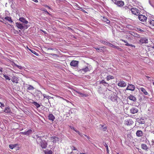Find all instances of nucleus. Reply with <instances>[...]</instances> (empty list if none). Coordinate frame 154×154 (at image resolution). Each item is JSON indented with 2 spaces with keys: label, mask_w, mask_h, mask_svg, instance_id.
<instances>
[{
  "label": "nucleus",
  "mask_w": 154,
  "mask_h": 154,
  "mask_svg": "<svg viewBox=\"0 0 154 154\" xmlns=\"http://www.w3.org/2000/svg\"><path fill=\"white\" fill-rule=\"evenodd\" d=\"M42 136L37 134L35 135V139L37 143L39 144L42 149H45L47 147V143L45 140H42Z\"/></svg>",
  "instance_id": "1"
},
{
  "label": "nucleus",
  "mask_w": 154,
  "mask_h": 154,
  "mask_svg": "<svg viewBox=\"0 0 154 154\" xmlns=\"http://www.w3.org/2000/svg\"><path fill=\"white\" fill-rule=\"evenodd\" d=\"M131 13L135 15H138L140 14V11L139 10L136 8H133L131 9Z\"/></svg>",
  "instance_id": "2"
},
{
  "label": "nucleus",
  "mask_w": 154,
  "mask_h": 154,
  "mask_svg": "<svg viewBox=\"0 0 154 154\" xmlns=\"http://www.w3.org/2000/svg\"><path fill=\"white\" fill-rule=\"evenodd\" d=\"M109 91H110V93H112L111 94V97L110 99L113 102L116 101L117 100V97L116 95L114 94V93L112 92L111 91H109Z\"/></svg>",
  "instance_id": "3"
},
{
  "label": "nucleus",
  "mask_w": 154,
  "mask_h": 154,
  "mask_svg": "<svg viewBox=\"0 0 154 154\" xmlns=\"http://www.w3.org/2000/svg\"><path fill=\"white\" fill-rule=\"evenodd\" d=\"M79 63L78 61L73 60L71 62L70 65L72 66L76 67L78 66Z\"/></svg>",
  "instance_id": "4"
},
{
  "label": "nucleus",
  "mask_w": 154,
  "mask_h": 154,
  "mask_svg": "<svg viewBox=\"0 0 154 154\" xmlns=\"http://www.w3.org/2000/svg\"><path fill=\"white\" fill-rule=\"evenodd\" d=\"M138 18L141 21L144 22L146 21L147 20V17L144 15H138Z\"/></svg>",
  "instance_id": "5"
},
{
  "label": "nucleus",
  "mask_w": 154,
  "mask_h": 154,
  "mask_svg": "<svg viewBox=\"0 0 154 154\" xmlns=\"http://www.w3.org/2000/svg\"><path fill=\"white\" fill-rule=\"evenodd\" d=\"M51 140L54 143H56L57 142L59 141V139L56 136H52L51 137Z\"/></svg>",
  "instance_id": "6"
},
{
  "label": "nucleus",
  "mask_w": 154,
  "mask_h": 154,
  "mask_svg": "<svg viewBox=\"0 0 154 154\" xmlns=\"http://www.w3.org/2000/svg\"><path fill=\"white\" fill-rule=\"evenodd\" d=\"M115 4L117 5L118 6H123L124 4V2L122 1H117L116 0H114Z\"/></svg>",
  "instance_id": "7"
},
{
  "label": "nucleus",
  "mask_w": 154,
  "mask_h": 154,
  "mask_svg": "<svg viewBox=\"0 0 154 154\" xmlns=\"http://www.w3.org/2000/svg\"><path fill=\"white\" fill-rule=\"evenodd\" d=\"M139 41L142 44L147 43L148 42V39L145 37L141 38Z\"/></svg>",
  "instance_id": "8"
},
{
  "label": "nucleus",
  "mask_w": 154,
  "mask_h": 154,
  "mask_svg": "<svg viewBox=\"0 0 154 154\" xmlns=\"http://www.w3.org/2000/svg\"><path fill=\"white\" fill-rule=\"evenodd\" d=\"M135 89L134 86L132 84L128 85L126 90H130L131 91H134Z\"/></svg>",
  "instance_id": "9"
},
{
  "label": "nucleus",
  "mask_w": 154,
  "mask_h": 154,
  "mask_svg": "<svg viewBox=\"0 0 154 154\" xmlns=\"http://www.w3.org/2000/svg\"><path fill=\"white\" fill-rule=\"evenodd\" d=\"M133 137L131 135V134H127V141L129 143L133 142Z\"/></svg>",
  "instance_id": "10"
},
{
  "label": "nucleus",
  "mask_w": 154,
  "mask_h": 154,
  "mask_svg": "<svg viewBox=\"0 0 154 154\" xmlns=\"http://www.w3.org/2000/svg\"><path fill=\"white\" fill-rule=\"evenodd\" d=\"M32 130L29 129L26 131L20 132V133L21 134L28 135L31 134Z\"/></svg>",
  "instance_id": "11"
},
{
  "label": "nucleus",
  "mask_w": 154,
  "mask_h": 154,
  "mask_svg": "<svg viewBox=\"0 0 154 154\" xmlns=\"http://www.w3.org/2000/svg\"><path fill=\"white\" fill-rule=\"evenodd\" d=\"M130 112L131 113L134 114L138 112V109L136 107H133L130 109Z\"/></svg>",
  "instance_id": "12"
},
{
  "label": "nucleus",
  "mask_w": 154,
  "mask_h": 154,
  "mask_svg": "<svg viewBox=\"0 0 154 154\" xmlns=\"http://www.w3.org/2000/svg\"><path fill=\"white\" fill-rule=\"evenodd\" d=\"M143 132L141 130H137L136 133V136L138 137H141L143 135Z\"/></svg>",
  "instance_id": "13"
},
{
  "label": "nucleus",
  "mask_w": 154,
  "mask_h": 154,
  "mask_svg": "<svg viewBox=\"0 0 154 154\" xmlns=\"http://www.w3.org/2000/svg\"><path fill=\"white\" fill-rule=\"evenodd\" d=\"M11 81L13 83L17 84L18 83V78L15 76H13L12 78Z\"/></svg>",
  "instance_id": "14"
},
{
  "label": "nucleus",
  "mask_w": 154,
  "mask_h": 154,
  "mask_svg": "<svg viewBox=\"0 0 154 154\" xmlns=\"http://www.w3.org/2000/svg\"><path fill=\"white\" fill-rule=\"evenodd\" d=\"M139 90L142 92L145 95H148V92H147L146 90L143 88L141 87L139 88Z\"/></svg>",
  "instance_id": "15"
},
{
  "label": "nucleus",
  "mask_w": 154,
  "mask_h": 154,
  "mask_svg": "<svg viewBox=\"0 0 154 154\" xmlns=\"http://www.w3.org/2000/svg\"><path fill=\"white\" fill-rule=\"evenodd\" d=\"M141 148L142 149L147 151L149 149V148L147 145L145 144H142L141 145Z\"/></svg>",
  "instance_id": "16"
},
{
  "label": "nucleus",
  "mask_w": 154,
  "mask_h": 154,
  "mask_svg": "<svg viewBox=\"0 0 154 154\" xmlns=\"http://www.w3.org/2000/svg\"><path fill=\"white\" fill-rule=\"evenodd\" d=\"M48 119L52 121H53L55 119L54 116L52 114H50L48 116Z\"/></svg>",
  "instance_id": "17"
},
{
  "label": "nucleus",
  "mask_w": 154,
  "mask_h": 154,
  "mask_svg": "<svg viewBox=\"0 0 154 154\" xmlns=\"http://www.w3.org/2000/svg\"><path fill=\"white\" fill-rule=\"evenodd\" d=\"M17 27L19 29H22L24 27L22 24L19 23H16Z\"/></svg>",
  "instance_id": "18"
},
{
  "label": "nucleus",
  "mask_w": 154,
  "mask_h": 154,
  "mask_svg": "<svg viewBox=\"0 0 154 154\" xmlns=\"http://www.w3.org/2000/svg\"><path fill=\"white\" fill-rule=\"evenodd\" d=\"M100 19L103 21L106 22L107 23H110V21L104 17L101 16Z\"/></svg>",
  "instance_id": "19"
},
{
  "label": "nucleus",
  "mask_w": 154,
  "mask_h": 154,
  "mask_svg": "<svg viewBox=\"0 0 154 154\" xmlns=\"http://www.w3.org/2000/svg\"><path fill=\"white\" fill-rule=\"evenodd\" d=\"M75 92H76L77 93L79 94V95H80L81 96L83 97H87L88 96V94H85L83 93H82L79 91H75Z\"/></svg>",
  "instance_id": "20"
},
{
  "label": "nucleus",
  "mask_w": 154,
  "mask_h": 154,
  "mask_svg": "<svg viewBox=\"0 0 154 154\" xmlns=\"http://www.w3.org/2000/svg\"><path fill=\"white\" fill-rule=\"evenodd\" d=\"M19 20L21 21V22L25 23L26 24H27L28 23V21H27L26 19L24 17H20L19 19Z\"/></svg>",
  "instance_id": "21"
},
{
  "label": "nucleus",
  "mask_w": 154,
  "mask_h": 154,
  "mask_svg": "<svg viewBox=\"0 0 154 154\" xmlns=\"http://www.w3.org/2000/svg\"><path fill=\"white\" fill-rule=\"evenodd\" d=\"M118 85L120 87H124L125 86V84L124 81H120L118 83Z\"/></svg>",
  "instance_id": "22"
},
{
  "label": "nucleus",
  "mask_w": 154,
  "mask_h": 154,
  "mask_svg": "<svg viewBox=\"0 0 154 154\" xmlns=\"http://www.w3.org/2000/svg\"><path fill=\"white\" fill-rule=\"evenodd\" d=\"M90 69L88 66H86L85 68L82 69L81 70L85 72H87L90 71Z\"/></svg>",
  "instance_id": "23"
},
{
  "label": "nucleus",
  "mask_w": 154,
  "mask_h": 154,
  "mask_svg": "<svg viewBox=\"0 0 154 154\" xmlns=\"http://www.w3.org/2000/svg\"><path fill=\"white\" fill-rule=\"evenodd\" d=\"M133 123V122L131 119H129L126 122V124L128 125H132Z\"/></svg>",
  "instance_id": "24"
},
{
  "label": "nucleus",
  "mask_w": 154,
  "mask_h": 154,
  "mask_svg": "<svg viewBox=\"0 0 154 154\" xmlns=\"http://www.w3.org/2000/svg\"><path fill=\"white\" fill-rule=\"evenodd\" d=\"M128 98L130 100L134 101H135L136 100V98L133 95H130Z\"/></svg>",
  "instance_id": "25"
},
{
  "label": "nucleus",
  "mask_w": 154,
  "mask_h": 154,
  "mask_svg": "<svg viewBox=\"0 0 154 154\" xmlns=\"http://www.w3.org/2000/svg\"><path fill=\"white\" fill-rule=\"evenodd\" d=\"M72 150V151H76V152H75V154H79V151L74 146H72L71 147Z\"/></svg>",
  "instance_id": "26"
},
{
  "label": "nucleus",
  "mask_w": 154,
  "mask_h": 154,
  "mask_svg": "<svg viewBox=\"0 0 154 154\" xmlns=\"http://www.w3.org/2000/svg\"><path fill=\"white\" fill-rule=\"evenodd\" d=\"M11 110L9 107H6L4 111V112L6 113H9L11 112Z\"/></svg>",
  "instance_id": "27"
},
{
  "label": "nucleus",
  "mask_w": 154,
  "mask_h": 154,
  "mask_svg": "<svg viewBox=\"0 0 154 154\" xmlns=\"http://www.w3.org/2000/svg\"><path fill=\"white\" fill-rule=\"evenodd\" d=\"M17 145H18L16 144H10L9 145V147L10 149H13L17 146Z\"/></svg>",
  "instance_id": "28"
},
{
  "label": "nucleus",
  "mask_w": 154,
  "mask_h": 154,
  "mask_svg": "<svg viewBox=\"0 0 154 154\" xmlns=\"http://www.w3.org/2000/svg\"><path fill=\"white\" fill-rule=\"evenodd\" d=\"M4 19L11 22H13L11 18L10 17H6L4 18Z\"/></svg>",
  "instance_id": "29"
},
{
  "label": "nucleus",
  "mask_w": 154,
  "mask_h": 154,
  "mask_svg": "<svg viewBox=\"0 0 154 154\" xmlns=\"http://www.w3.org/2000/svg\"><path fill=\"white\" fill-rule=\"evenodd\" d=\"M33 103L35 106L37 108H38L40 107V105L36 102H33Z\"/></svg>",
  "instance_id": "30"
},
{
  "label": "nucleus",
  "mask_w": 154,
  "mask_h": 154,
  "mask_svg": "<svg viewBox=\"0 0 154 154\" xmlns=\"http://www.w3.org/2000/svg\"><path fill=\"white\" fill-rule=\"evenodd\" d=\"M100 126H101L102 128L103 129L104 131H106L107 129V127L106 126L105 124H104V125H100Z\"/></svg>",
  "instance_id": "31"
},
{
  "label": "nucleus",
  "mask_w": 154,
  "mask_h": 154,
  "mask_svg": "<svg viewBox=\"0 0 154 154\" xmlns=\"http://www.w3.org/2000/svg\"><path fill=\"white\" fill-rule=\"evenodd\" d=\"M34 89V88L31 85H29L27 88V89L29 90H33Z\"/></svg>",
  "instance_id": "32"
},
{
  "label": "nucleus",
  "mask_w": 154,
  "mask_h": 154,
  "mask_svg": "<svg viewBox=\"0 0 154 154\" xmlns=\"http://www.w3.org/2000/svg\"><path fill=\"white\" fill-rule=\"evenodd\" d=\"M29 50L33 54H34L35 55H36V56H38V53H37V52H36L35 51H34L33 50H31L30 49H29Z\"/></svg>",
  "instance_id": "33"
},
{
  "label": "nucleus",
  "mask_w": 154,
  "mask_h": 154,
  "mask_svg": "<svg viewBox=\"0 0 154 154\" xmlns=\"http://www.w3.org/2000/svg\"><path fill=\"white\" fill-rule=\"evenodd\" d=\"M149 22L151 26H154V20H150L149 21Z\"/></svg>",
  "instance_id": "34"
},
{
  "label": "nucleus",
  "mask_w": 154,
  "mask_h": 154,
  "mask_svg": "<svg viewBox=\"0 0 154 154\" xmlns=\"http://www.w3.org/2000/svg\"><path fill=\"white\" fill-rule=\"evenodd\" d=\"M45 154H52V151L51 150H45L44 151Z\"/></svg>",
  "instance_id": "35"
},
{
  "label": "nucleus",
  "mask_w": 154,
  "mask_h": 154,
  "mask_svg": "<svg viewBox=\"0 0 154 154\" xmlns=\"http://www.w3.org/2000/svg\"><path fill=\"white\" fill-rule=\"evenodd\" d=\"M100 83L104 84L105 86H108L109 84L107 83L104 80H103L100 82Z\"/></svg>",
  "instance_id": "36"
},
{
  "label": "nucleus",
  "mask_w": 154,
  "mask_h": 154,
  "mask_svg": "<svg viewBox=\"0 0 154 154\" xmlns=\"http://www.w3.org/2000/svg\"><path fill=\"white\" fill-rule=\"evenodd\" d=\"M108 44H107V45L109 46L110 47H112L113 48H115L116 47V46H115L114 45H113V44H112L111 43L109 42L107 43Z\"/></svg>",
  "instance_id": "37"
},
{
  "label": "nucleus",
  "mask_w": 154,
  "mask_h": 154,
  "mask_svg": "<svg viewBox=\"0 0 154 154\" xmlns=\"http://www.w3.org/2000/svg\"><path fill=\"white\" fill-rule=\"evenodd\" d=\"M114 78V77L112 76L109 75L107 77V81H109L110 79H112Z\"/></svg>",
  "instance_id": "38"
},
{
  "label": "nucleus",
  "mask_w": 154,
  "mask_h": 154,
  "mask_svg": "<svg viewBox=\"0 0 154 154\" xmlns=\"http://www.w3.org/2000/svg\"><path fill=\"white\" fill-rule=\"evenodd\" d=\"M125 45H127V46H130V47H134V48L135 47V46L134 45H133L131 44H130L126 42Z\"/></svg>",
  "instance_id": "39"
},
{
  "label": "nucleus",
  "mask_w": 154,
  "mask_h": 154,
  "mask_svg": "<svg viewBox=\"0 0 154 154\" xmlns=\"http://www.w3.org/2000/svg\"><path fill=\"white\" fill-rule=\"evenodd\" d=\"M75 9L79 10V9L78 7H80L77 4H75L73 5Z\"/></svg>",
  "instance_id": "40"
},
{
  "label": "nucleus",
  "mask_w": 154,
  "mask_h": 154,
  "mask_svg": "<svg viewBox=\"0 0 154 154\" xmlns=\"http://www.w3.org/2000/svg\"><path fill=\"white\" fill-rule=\"evenodd\" d=\"M104 145L105 146L106 148L107 152L108 153H109V150L108 149V146L107 144L106 143H105V144H104Z\"/></svg>",
  "instance_id": "41"
},
{
  "label": "nucleus",
  "mask_w": 154,
  "mask_h": 154,
  "mask_svg": "<svg viewBox=\"0 0 154 154\" xmlns=\"http://www.w3.org/2000/svg\"><path fill=\"white\" fill-rule=\"evenodd\" d=\"M0 21H1L2 22H3L4 23H5V20L4 18L3 17H0Z\"/></svg>",
  "instance_id": "42"
},
{
  "label": "nucleus",
  "mask_w": 154,
  "mask_h": 154,
  "mask_svg": "<svg viewBox=\"0 0 154 154\" xmlns=\"http://www.w3.org/2000/svg\"><path fill=\"white\" fill-rule=\"evenodd\" d=\"M4 77L6 79L8 80H10L11 79L7 75H4Z\"/></svg>",
  "instance_id": "43"
},
{
  "label": "nucleus",
  "mask_w": 154,
  "mask_h": 154,
  "mask_svg": "<svg viewBox=\"0 0 154 154\" xmlns=\"http://www.w3.org/2000/svg\"><path fill=\"white\" fill-rule=\"evenodd\" d=\"M75 131L76 132H77V133H78V134L79 135H80L81 136H83V135H82V133H81L79 131L77 130H75Z\"/></svg>",
  "instance_id": "44"
},
{
  "label": "nucleus",
  "mask_w": 154,
  "mask_h": 154,
  "mask_svg": "<svg viewBox=\"0 0 154 154\" xmlns=\"http://www.w3.org/2000/svg\"><path fill=\"white\" fill-rule=\"evenodd\" d=\"M75 131L76 132H77V133H78V134L79 135H80L81 136H83V135H82V133H81L79 131L77 130H75Z\"/></svg>",
  "instance_id": "45"
},
{
  "label": "nucleus",
  "mask_w": 154,
  "mask_h": 154,
  "mask_svg": "<svg viewBox=\"0 0 154 154\" xmlns=\"http://www.w3.org/2000/svg\"><path fill=\"white\" fill-rule=\"evenodd\" d=\"M75 131L76 132H77V133H78V134L79 135H80L81 136H83V135H82V133H81L79 131L77 130H75Z\"/></svg>",
  "instance_id": "46"
},
{
  "label": "nucleus",
  "mask_w": 154,
  "mask_h": 154,
  "mask_svg": "<svg viewBox=\"0 0 154 154\" xmlns=\"http://www.w3.org/2000/svg\"><path fill=\"white\" fill-rule=\"evenodd\" d=\"M43 95L44 98H46L48 99H49V97H50L49 96H46L45 94H43Z\"/></svg>",
  "instance_id": "47"
},
{
  "label": "nucleus",
  "mask_w": 154,
  "mask_h": 154,
  "mask_svg": "<svg viewBox=\"0 0 154 154\" xmlns=\"http://www.w3.org/2000/svg\"><path fill=\"white\" fill-rule=\"evenodd\" d=\"M115 48L117 49L119 51H122V49L118 46H116V47Z\"/></svg>",
  "instance_id": "48"
},
{
  "label": "nucleus",
  "mask_w": 154,
  "mask_h": 154,
  "mask_svg": "<svg viewBox=\"0 0 154 154\" xmlns=\"http://www.w3.org/2000/svg\"><path fill=\"white\" fill-rule=\"evenodd\" d=\"M79 8H80L81 9V10L83 12L85 13H87V12L85 11V10H84V9H82V8L80 7H78Z\"/></svg>",
  "instance_id": "49"
},
{
  "label": "nucleus",
  "mask_w": 154,
  "mask_h": 154,
  "mask_svg": "<svg viewBox=\"0 0 154 154\" xmlns=\"http://www.w3.org/2000/svg\"><path fill=\"white\" fill-rule=\"evenodd\" d=\"M42 11L45 12H46L47 14H48L49 15H51V14L47 11V10L46 9H44L43 10H42Z\"/></svg>",
  "instance_id": "50"
},
{
  "label": "nucleus",
  "mask_w": 154,
  "mask_h": 154,
  "mask_svg": "<svg viewBox=\"0 0 154 154\" xmlns=\"http://www.w3.org/2000/svg\"><path fill=\"white\" fill-rule=\"evenodd\" d=\"M5 106V105L3 103H2L1 102H0V107H4Z\"/></svg>",
  "instance_id": "51"
},
{
  "label": "nucleus",
  "mask_w": 154,
  "mask_h": 154,
  "mask_svg": "<svg viewBox=\"0 0 154 154\" xmlns=\"http://www.w3.org/2000/svg\"><path fill=\"white\" fill-rule=\"evenodd\" d=\"M102 43H103V44L106 45H107V44H108L107 43H108V42H106L105 41H102Z\"/></svg>",
  "instance_id": "52"
},
{
  "label": "nucleus",
  "mask_w": 154,
  "mask_h": 154,
  "mask_svg": "<svg viewBox=\"0 0 154 154\" xmlns=\"http://www.w3.org/2000/svg\"><path fill=\"white\" fill-rule=\"evenodd\" d=\"M49 54L53 56H55V57H57L58 56L56 54Z\"/></svg>",
  "instance_id": "53"
},
{
  "label": "nucleus",
  "mask_w": 154,
  "mask_h": 154,
  "mask_svg": "<svg viewBox=\"0 0 154 154\" xmlns=\"http://www.w3.org/2000/svg\"><path fill=\"white\" fill-rule=\"evenodd\" d=\"M127 77V78H126V79L127 81H129L131 77L130 76H128Z\"/></svg>",
  "instance_id": "54"
},
{
  "label": "nucleus",
  "mask_w": 154,
  "mask_h": 154,
  "mask_svg": "<svg viewBox=\"0 0 154 154\" xmlns=\"http://www.w3.org/2000/svg\"><path fill=\"white\" fill-rule=\"evenodd\" d=\"M69 127L72 129H73L74 131H75V130H76V129L74 127H72L71 126H69Z\"/></svg>",
  "instance_id": "55"
},
{
  "label": "nucleus",
  "mask_w": 154,
  "mask_h": 154,
  "mask_svg": "<svg viewBox=\"0 0 154 154\" xmlns=\"http://www.w3.org/2000/svg\"><path fill=\"white\" fill-rule=\"evenodd\" d=\"M84 135H85V137H86L88 138V140L90 139V137H89L88 136H87L86 135L84 134Z\"/></svg>",
  "instance_id": "56"
},
{
  "label": "nucleus",
  "mask_w": 154,
  "mask_h": 154,
  "mask_svg": "<svg viewBox=\"0 0 154 154\" xmlns=\"http://www.w3.org/2000/svg\"><path fill=\"white\" fill-rule=\"evenodd\" d=\"M95 48L97 51L100 50V48ZM100 50H102V49H101Z\"/></svg>",
  "instance_id": "57"
},
{
  "label": "nucleus",
  "mask_w": 154,
  "mask_h": 154,
  "mask_svg": "<svg viewBox=\"0 0 154 154\" xmlns=\"http://www.w3.org/2000/svg\"><path fill=\"white\" fill-rule=\"evenodd\" d=\"M152 145H154V140H152Z\"/></svg>",
  "instance_id": "58"
},
{
  "label": "nucleus",
  "mask_w": 154,
  "mask_h": 154,
  "mask_svg": "<svg viewBox=\"0 0 154 154\" xmlns=\"http://www.w3.org/2000/svg\"><path fill=\"white\" fill-rule=\"evenodd\" d=\"M17 66L20 69L21 68V66H19L18 65H17Z\"/></svg>",
  "instance_id": "59"
},
{
  "label": "nucleus",
  "mask_w": 154,
  "mask_h": 154,
  "mask_svg": "<svg viewBox=\"0 0 154 154\" xmlns=\"http://www.w3.org/2000/svg\"><path fill=\"white\" fill-rule=\"evenodd\" d=\"M46 7H47V8H48L49 9H51V8L48 6H47V5H46L45 6Z\"/></svg>",
  "instance_id": "60"
},
{
  "label": "nucleus",
  "mask_w": 154,
  "mask_h": 154,
  "mask_svg": "<svg viewBox=\"0 0 154 154\" xmlns=\"http://www.w3.org/2000/svg\"><path fill=\"white\" fill-rule=\"evenodd\" d=\"M2 67H0V71L2 72Z\"/></svg>",
  "instance_id": "61"
},
{
  "label": "nucleus",
  "mask_w": 154,
  "mask_h": 154,
  "mask_svg": "<svg viewBox=\"0 0 154 154\" xmlns=\"http://www.w3.org/2000/svg\"><path fill=\"white\" fill-rule=\"evenodd\" d=\"M48 50H53V49L51 48H48Z\"/></svg>",
  "instance_id": "62"
},
{
  "label": "nucleus",
  "mask_w": 154,
  "mask_h": 154,
  "mask_svg": "<svg viewBox=\"0 0 154 154\" xmlns=\"http://www.w3.org/2000/svg\"><path fill=\"white\" fill-rule=\"evenodd\" d=\"M121 40H122V41H123L124 42H125V41L124 40H122L121 39Z\"/></svg>",
  "instance_id": "63"
},
{
  "label": "nucleus",
  "mask_w": 154,
  "mask_h": 154,
  "mask_svg": "<svg viewBox=\"0 0 154 154\" xmlns=\"http://www.w3.org/2000/svg\"><path fill=\"white\" fill-rule=\"evenodd\" d=\"M80 154H86L85 153H81Z\"/></svg>",
  "instance_id": "64"
}]
</instances>
